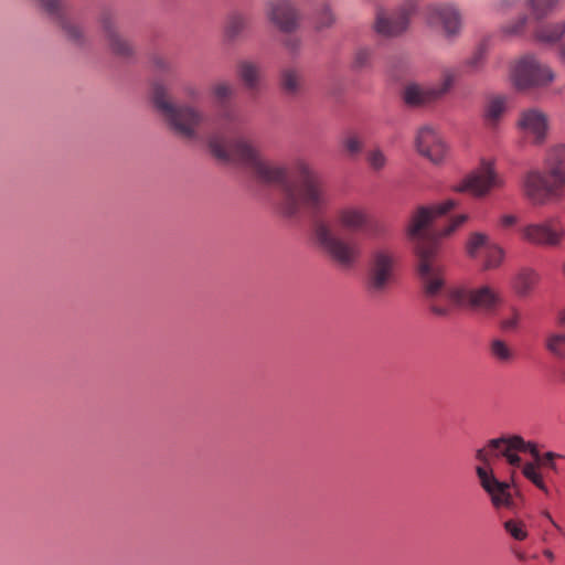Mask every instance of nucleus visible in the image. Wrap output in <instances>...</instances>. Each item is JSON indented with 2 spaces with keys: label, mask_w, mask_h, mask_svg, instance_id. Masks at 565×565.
Returning <instances> with one entry per match:
<instances>
[{
  "label": "nucleus",
  "mask_w": 565,
  "mask_h": 565,
  "mask_svg": "<svg viewBox=\"0 0 565 565\" xmlns=\"http://www.w3.org/2000/svg\"><path fill=\"white\" fill-rule=\"evenodd\" d=\"M457 205L452 199L431 206H419L412 215L407 236L414 245L417 257V271L426 297L430 299L428 308L437 317L447 318L454 307H467L483 313H493L502 299L498 291L488 285L476 288H445L443 267L438 262L440 237L455 232L468 220L467 214L454 218L449 225L439 232L434 226V220Z\"/></svg>",
  "instance_id": "obj_1"
},
{
  "label": "nucleus",
  "mask_w": 565,
  "mask_h": 565,
  "mask_svg": "<svg viewBox=\"0 0 565 565\" xmlns=\"http://www.w3.org/2000/svg\"><path fill=\"white\" fill-rule=\"evenodd\" d=\"M207 142L210 152L220 162L238 164L256 182L276 185L281 194L279 209L286 216H296L302 211L316 215L329 206L331 196L327 183L305 160L298 159L290 166L277 164L266 159L259 143L246 135L231 140L215 135Z\"/></svg>",
  "instance_id": "obj_2"
},
{
  "label": "nucleus",
  "mask_w": 565,
  "mask_h": 565,
  "mask_svg": "<svg viewBox=\"0 0 565 565\" xmlns=\"http://www.w3.org/2000/svg\"><path fill=\"white\" fill-rule=\"evenodd\" d=\"M341 228L350 234L380 237L383 226L375 221L370 210L359 203H345L333 212V222L318 218L312 224V238L319 250L339 268H354L362 257L361 243L338 232Z\"/></svg>",
  "instance_id": "obj_3"
},
{
  "label": "nucleus",
  "mask_w": 565,
  "mask_h": 565,
  "mask_svg": "<svg viewBox=\"0 0 565 565\" xmlns=\"http://www.w3.org/2000/svg\"><path fill=\"white\" fill-rule=\"evenodd\" d=\"M525 198L535 205L565 199V145L552 146L545 154L543 170L529 171L522 183Z\"/></svg>",
  "instance_id": "obj_4"
},
{
  "label": "nucleus",
  "mask_w": 565,
  "mask_h": 565,
  "mask_svg": "<svg viewBox=\"0 0 565 565\" xmlns=\"http://www.w3.org/2000/svg\"><path fill=\"white\" fill-rule=\"evenodd\" d=\"M153 105L168 127L179 137L194 140L206 121V115L195 106L174 103L162 84L152 87Z\"/></svg>",
  "instance_id": "obj_5"
},
{
  "label": "nucleus",
  "mask_w": 565,
  "mask_h": 565,
  "mask_svg": "<svg viewBox=\"0 0 565 565\" xmlns=\"http://www.w3.org/2000/svg\"><path fill=\"white\" fill-rule=\"evenodd\" d=\"M510 77L518 90L525 92L547 87L555 74L535 55L526 54L513 63Z\"/></svg>",
  "instance_id": "obj_6"
},
{
  "label": "nucleus",
  "mask_w": 565,
  "mask_h": 565,
  "mask_svg": "<svg viewBox=\"0 0 565 565\" xmlns=\"http://www.w3.org/2000/svg\"><path fill=\"white\" fill-rule=\"evenodd\" d=\"M418 10V0H403L394 10L377 7L373 29L384 38H396L407 31Z\"/></svg>",
  "instance_id": "obj_7"
},
{
  "label": "nucleus",
  "mask_w": 565,
  "mask_h": 565,
  "mask_svg": "<svg viewBox=\"0 0 565 565\" xmlns=\"http://www.w3.org/2000/svg\"><path fill=\"white\" fill-rule=\"evenodd\" d=\"M396 257L390 249L380 248L373 252L366 287L372 295L385 294L394 281Z\"/></svg>",
  "instance_id": "obj_8"
},
{
  "label": "nucleus",
  "mask_w": 565,
  "mask_h": 565,
  "mask_svg": "<svg viewBox=\"0 0 565 565\" xmlns=\"http://www.w3.org/2000/svg\"><path fill=\"white\" fill-rule=\"evenodd\" d=\"M425 20L431 28H440L443 36L454 42L462 31L463 20L459 8L454 3H434L426 8Z\"/></svg>",
  "instance_id": "obj_9"
},
{
  "label": "nucleus",
  "mask_w": 565,
  "mask_h": 565,
  "mask_svg": "<svg viewBox=\"0 0 565 565\" xmlns=\"http://www.w3.org/2000/svg\"><path fill=\"white\" fill-rule=\"evenodd\" d=\"M523 241L542 247H557L565 237L561 217L552 216L537 223L523 226L520 231Z\"/></svg>",
  "instance_id": "obj_10"
},
{
  "label": "nucleus",
  "mask_w": 565,
  "mask_h": 565,
  "mask_svg": "<svg viewBox=\"0 0 565 565\" xmlns=\"http://www.w3.org/2000/svg\"><path fill=\"white\" fill-rule=\"evenodd\" d=\"M502 179L497 174L493 163L482 161L481 166L452 186L456 192H468L476 198L487 196L493 189L501 188Z\"/></svg>",
  "instance_id": "obj_11"
},
{
  "label": "nucleus",
  "mask_w": 565,
  "mask_h": 565,
  "mask_svg": "<svg viewBox=\"0 0 565 565\" xmlns=\"http://www.w3.org/2000/svg\"><path fill=\"white\" fill-rule=\"evenodd\" d=\"M465 248L467 255L473 259H477L481 252L483 253L482 268L484 270L499 268L505 257L504 249L483 232L471 233L466 242Z\"/></svg>",
  "instance_id": "obj_12"
},
{
  "label": "nucleus",
  "mask_w": 565,
  "mask_h": 565,
  "mask_svg": "<svg viewBox=\"0 0 565 565\" xmlns=\"http://www.w3.org/2000/svg\"><path fill=\"white\" fill-rule=\"evenodd\" d=\"M504 458L513 468H520L522 459L510 449V435L492 438L482 447L476 450V459L480 462L476 468L493 471L494 460Z\"/></svg>",
  "instance_id": "obj_13"
},
{
  "label": "nucleus",
  "mask_w": 565,
  "mask_h": 565,
  "mask_svg": "<svg viewBox=\"0 0 565 565\" xmlns=\"http://www.w3.org/2000/svg\"><path fill=\"white\" fill-rule=\"evenodd\" d=\"M265 15L282 33L290 34L299 28L300 14L291 0H267Z\"/></svg>",
  "instance_id": "obj_14"
},
{
  "label": "nucleus",
  "mask_w": 565,
  "mask_h": 565,
  "mask_svg": "<svg viewBox=\"0 0 565 565\" xmlns=\"http://www.w3.org/2000/svg\"><path fill=\"white\" fill-rule=\"evenodd\" d=\"M559 454L547 451L541 455V460L527 461L521 463V471L524 478L530 481L535 488L542 491L546 497L552 495V489L547 484L550 480L548 473L544 470H551L558 473V467L555 462L556 458H561Z\"/></svg>",
  "instance_id": "obj_15"
},
{
  "label": "nucleus",
  "mask_w": 565,
  "mask_h": 565,
  "mask_svg": "<svg viewBox=\"0 0 565 565\" xmlns=\"http://www.w3.org/2000/svg\"><path fill=\"white\" fill-rule=\"evenodd\" d=\"M415 147L418 153L433 163H440L448 151L441 135L431 126H423L415 138Z\"/></svg>",
  "instance_id": "obj_16"
},
{
  "label": "nucleus",
  "mask_w": 565,
  "mask_h": 565,
  "mask_svg": "<svg viewBox=\"0 0 565 565\" xmlns=\"http://www.w3.org/2000/svg\"><path fill=\"white\" fill-rule=\"evenodd\" d=\"M476 475L481 488L488 493L494 508L511 509L513 507V498L509 482L500 481L494 476V472L481 468H476Z\"/></svg>",
  "instance_id": "obj_17"
},
{
  "label": "nucleus",
  "mask_w": 565,
  "mask_h": 565,
  "mask_svg": "<svg viewBox=\"0 0 565 565\" xmlns=\"http://www.w3.org/2000/svg\"><path fill=\"white\" fill-rule=\"evenodd\" d=\"M40 6L47 17L64 31L68 40L77 44L83 42V31L70 19L67 7L63 0H40Z\"/></svg>",
  "instance_id": "obj_18"
},
{
  "label": "nucleus",
  "mask_w": 565,
  "mask_h": 565,
  "mask_svg": "<svg viewBox=\"0 0 565 565\" xmlns=\"http://www.w3.org/2000/svg\"><path fill=\"white\" fill-rule=\"evenodd\" d=\"M516 127L523 135L532 138L535 143H541L547 134L548 117L539 108H526L520 111Z\"/></svg>",
  "instance_id": "obj_19"
},
{
  "label": "nucleus",
  "mask_w": 565,
  "mask_h": 565,
  "mask_svg": "<svg viewBox=\"0 0 565 565\" xmlns=\"http://www.w3.org/2000/svg\"><path fill=\"white\" fill-rule=\"evenodd\" d=\"M100 24L104 38L113 54L119 57H129L134 54L132 44L120 34L117 19L111 12L102 14Z\"/></svg>",
  "instance_id": "obj_20"
},
{
  "label": "nucleus",
  "mask_w": 565,
  "mask_h": 565,
  "mask_svg": "<svg viewBox=\"0 0 565 565\" xmlns=\"http://www.w3.org/2000/svg\"><path fill=\"white\" fill-rule=\"evenodd\" d=\"M235 93V86L225 81L217 82L211 87V94L220 107L218 116L228 125L235 124L238 119L236 110L228 104Z\"/></svg>",
  "instance_id": "obj_21"
},
{
  "label": "nucleus",
  "mask_w": 565,
  "mask_h": 565,
  "mask_svg": "<svg viewBox=\"0 0 565 565\" xmlns=\"http://www.w3.org/2000/svg\"><path fill=\"white\" fill-rule=\"evenodd\" d=\"M508 109V97L505 95H491L487 98L482 118L488 128H495L504 117Z\"/></svg>",
  "instance_id": "obj_22"
},
{
  "label": "nucleus",
  "mask_w": 565,
  "mask_h": 565,
  "mask_svg": "<svg viewBox=\"0 0 565 565\" xmlns=\"http://www.w3.org/2000/svg\"><path fill=\"white\" fill-rule=\"evenodd\" d=\"M403 99L408 106H422L438 99L433 86L409 83L404 87Z\"/></svg>",
  "instance_id": "obj_23"
},
{
  "label": "nucleus",
  "mask_w": 565,
  "mask_h": 565,
  "mask_svg": "<svg viewBox=\"0 0 565 565\" xmlns=\"http://www.w3.org/2000/svg\"><path fill=\"white\" fill-rule=\"evenodd\" d=\"M249 28V18L242 12H232L227 15L224 35L227 41H235Z\"/></svg>",
  "instance_id": "obj_24"
},
{
  "label": "nucleus",
  "mask_w": 565,
  "mask_h": 565,
  "mask_svg": "<svg viewBox=\"0 0 565 565\" xmlns=\"http://www.w3.org/2000/svg\"><path fill=\"white\" fill-rule=\"evenodd\" d=\"M280 86L288 96H297L303 87L302 75L292 67L284 68L280 73Z\"/></svg>",
  "instance_id": "obj_25"
},
{
  "label": "nucleus",
  "mask_w": 565,
  "mask_h": 565,
  "mask_svg": "<svg viewBox=\"0 0 565 565\" xmlns=\"http://www.w3.org/2000/svg\"><path fill=\"white\" fill-rule=\"evenodd\" d=\"M537 281L539 274L535 270L523 268L513 280V289L519 296L525 297L533 290Z\"/></svg>",
  "instance_id": "obj_26"
},
{
  "label": "nucleus",
  "mask_w": 565,
  "mask_h": 565,
  "mask_svg": "<svg viewBox=\"0 0 565 565\" xmlns=\"http://www.w3.org/2000/svg\"><path fill=\"white\" fill-rule=\"evenodd\" d=\"M237 75L248 89H255L260 79V67L252 61H242L237 65Z\"/></svg>",
  "instance_id": "obj_27"
},
{
  "label": "nucleus",
  "mask_w": 565,
  "mask_h": 565,
  "mask_svg": "<svg viewBox=\"0 0 565 565\" xmlns=\"http://www.w3.org/2000/svg\"><path fill=\"white\" fill-rule=\"evenodd\" d=\"M489 351L491 356L500 363H510L514 359L513 349L502 339H493L490 342Z\"/></svg>",
  "instance_id": "obj_28"
},
{
  "label": "nucleus",
  "mask_w": 565,
  "mask_h": 565,
  "mask_svg": "<svg viewBox=\"0 0 565 565\" xmlns=\"http://www.w3.org/2000/svg\"><path fill=\"white\" fill-rule=\"evenodd\" d=\"M565 24L563 22H556L551 24H544L536 31V36L542 42L553 43L564 35Z\"/></svg>",
  "instance_id": "obj_29"
},
{
  "label": "nucleus",
  "mask_w": 565,
  "mask_h": 565,
  "mask_svg": "<svg viewBox=\"0 0 565 565\" xmlns=\"http://www.w3.org/2000/svg\"><path fill=\"white\" fill-rule=\"evenodd\" d=\"M335 23V15L329 4H322L313 14V26L317 31L331 28Z\"/></svg>",
  "instance_id": "obj_30"
},
{
  "label": "nucleus",
  "mask_w": 565,
  "mask_h": 565,
  "mask_svg": "<svg viewBox=\"0 0 565 565\" xmlns=\"http://www.w3.org/2000/svg\"><path fill=\"white\" fill-rule=\"evenodd\" d=\"M510 449H512V451L518 455L519 452H529L533 457L534 461L541 460V454L536 444L525 441L519 435H510Z\"/></svg>",
  "instance_id": "obj_31"
},
{
  "label": "nucleus",
  "mask_w": 565,
  "mask_h": 565,
  "mask_svg": "<svg viewBox=\"0 0 565 565\" xmlns=\"http://www.w3.org/2000/svg\"><path fill=\"white\" fill-rule=\"evenodd\" d=\"M459 77V71L456 68H445L441 72V81L437 86H433L436 94H438V98L444 96L456 83Z\"/></svg>",
  "instance_id": "obj_32"
},
{
  "label": "nucleus",
  "mask_w": 565,
  "mask_h": 565,
  "mask_svg": "<svg viewBox=\"0 0 565 565\" xmlns=\"http://www.w3.org/2000/svg\"><path fill=\"white\" fill-rule=\"evenodd\" d=\"M545 348L553 355L565 359V333H551L546 337Z\"/></svg>",
  "instance_id": "obj_33"
},
{
  "label": "nucleus",
  "mask_w": 565,
  "mask_h": 565,
  "mask_svg": "<svg viewBox=\"0 0 565 565\" xmlns=\"http://www.w3.org/2000/svg\"><path fill=\"white\" fill-rule=\"evenodd\" d=\"M374 50L370 46H359L353 56V67L362 70L372 65Z\"/></svg>",
  "instance_id": "obj_34"
},
{
  "label": "nucleus",
  "mask_w": 565,
  "mask_h": 565,
  "mask_svg": "<svg viewBox=\"0 0 565 565\" xmlns=\"http://www.w3.org/2000/svg\"><path fill=\"white\" fill-rule=\"evenodd\" d=\"M486 62V49L480 45L478 46L473 53L467 57L463 62V67L468 70L469 73H475L480 71Z\"/></svg>",
  "instance_id": "obj_35"
},
{
  "label": "nucleus",
  "mask_w": 565,
  "mask_h": 565,
  "mask_svg": "<svg viewBox=\"0 0 565 565\" xmlns=\"http://www.w3.org/2000/svg\"><path fill=\"white\" fill-rule=\"evenodd\" d=\"M521 320V312L515 307H510L507 315L500 320V328L503 331H514L518 329Z\"/></svg>",
  "instance_id": "obj_36"
},
{
  "label": "nucleus",
  "mask_w": 565,
  "mask_h": 565,
  "mask_svg": "<svg viewBox=\"0 0 565 565\" xmlns=\"http://www.w3.org/2000/svg\"><path fill=\"white\" fill-rule=\"evenodd\" d=\"M504 530L516 541H524L527 537V530L522 521L508 520L504 522Z\"/></svg>",
  "instance_id": "obj_37"
},
{
  "label": "nucleus",
  "mask_w": 565,
  "mask_h": 565,
  "mask_svg": "<svg viewBox=\"0 0 565 565\" xmlns=\"http://www.w3.org/2000/svg\"><path fill=\"white\" fill-rule=\"evenodd\" d=\"M558 0H531V6L537 19L543 18L556 6Z\"/></svg>",
  "instance_id": "obj_38"
},
{
  "label": "nucleus",
  "mask_w": 565,
  "mask_h": 565,
  "mask_svg": "<svg viewBox=\"0 0 565 565\" xmlns=\"http://www.w3.org/2000/svg\"><path fill=\"white\" fill-rule=\"evenodd\" d=\"M342 143L345 151L351 156L358 154L362 150V142L356 135H348L344 137Z\"/></svg>",
  "instance_id": "obj_39"
},
{
  "label": "nucleus",
  "mask_w": 565,
  "mask_h": 565,
  "mask_svg": "<svg viewBox=\"0 0 565 565\" xmlns=\"http://www.w3.org/2000/svg\"><path fill=\"white\" fill-rule=\"evenodd\" d=\"M367 162L374 170H381L386 164V158L382 150L374 149L367 154Z\"/></svg>",
  "instance_id": "obj_40"
},
{
  "label": "nucleus",
  "mask_w": 565,
  "mask_h": 565,
  "mask_svg": "<svg viewBox=\"0 0 565 565\" xmlns=\"http://www.w3.org/2000/svg\"><path fill=\"white\" fill-rule=\"evenodd\" d=\"M150 62L152 67L158 72L168 73L171 71V63L164 56L156 54L151 57Z\"/></svg>",
  "instance_id": "obj_41"
},
{
  "label": "nucleus",
  "mask_w": 565,
  "mask_h": 565,
  "mask_svg": "<svg viewBox=\"0 0 565 565\" xmlns=\"http://www.w3.org/2000/svg\"><path fill=\"white\" fill-rule=\"evenodd\" d=\"M282 45L292 55H297L301 50V40L298 36L288 35L284 39Z\"/></svg>",
  "instance_id": "obj_42"
},
{
  "label": "nucleus",
  "mask_w": 565,
  "mask_h": 565,
  "mask_svg": "<svg viewBox=\"0 0 565 565\" xmlns=\"http://www.w3.org/2000/svg\"><path fill=\"white\" fill-rule=\"evenodd\" d=\"M182 93L186 98L190 100H199L201 98V90L200 88L192 83H186L182 86Z\"/></svg>",
  "instance_id": "obj_43"
},
{
  "label": "nucleus",
  "mask_w": 565,
  "mask_h": 565,
  "mask_svg": "<svg viewBox=\"0 0 565 565\" xmlns=\"http://www.w3.org/2000/svg\"><path fill=\"white\" fill-rule=\"evenodd\" d=\"M526 20H527V18L525 15L519 17L513 24H511L507 28L508 33L516 34V33L521 32L526 24Z\"/></svg>",
  "instance_id": "obj_44"
},
{
  "label": "nucleus",
  "mask_w": 565,
  "mask_h": 565,
  "mask_svg": "<svg viewBox=\"0 0 565 565\" xmlns=\"http://www.w3.org/2000/svg\"><path fill=\"white\" fill-rule=\"evenodd\" d=\"M542 515L548 521V523L562 535L565 537V529L559 525L555 520L554 518L552 516V514L547 511V510H544L542 512Z\"/></svg>",
  "instance_id": "obj_45"
},
{
  "label": "nucleus",
  "mask_w": 565,
  "mask_h": 565,
  "mask_svg": "<svg viewBox=\"0 0 565 565\" xmlns=\"http://www.w3.org/2000/svg\"><path fill=\"white\" fill-rule=\"evenodd\" d=\"M518 223V217L512 214L502 215L500 218V224L502 227H511Z\"/></svg>",
  "instance_id": "obj_46"
},
{
  "label": "nucleus",
  "mask_w": 565,
  "mask_h": 565,
  "mask_svg": "<svg viewBox=\"0 0 565 565\" xmlns=\"http://www.w3.org/2000/svg\"><path fill=\"white\" fill-rule=\"evenodd\" d=\"M557 323L559 326H565V309L562 310L557 316Z\"/></svg>",
  "instance_id": "obj_47"
},
{
  "label": "nucleus",
  "mask_w": 565,
  "mask_h": 565,
  "mask_svg": "<svg viewBox=\"0 0 565 565\" xmlns=\"http://www.w3.org/2000/svg\"><path fill=\"white\" fill-rule=\"evenodd\" d=\"M559 57L565 63V43L559 46Z\"/></svg>",
  "instance_id": "obj_48"
},
{
  "label": "nucleus",
  "mask_w": 565,
  "mask_h": 565,
  "mask_svg": "<svg viewBox=\"0 0 565 565\" xmlns=\"http://www.w3.org/2000/svg\"><path fill=\"white\" fill-rule=\"evenodd\" d=\"M543 554H544V556H545L546 558H548L550 561H553V559H554V554H553V552H552L551 550H545V551L543 552Z\"/></svg>",
  "instance_id": "obj_49"
},
{
  "label": "nucleus",
  "mask_w": 565,
  "mask_h": 565,
  "mask_svg": "<svg viewBox=\"0 0 565 565\" xmlns=\"http://www.w3.org/2000/svg\"><path fill=\"white\" fill-rule=\"evenodd\" d=\"M559 379L563 383H565V369L561 371Z\"/></svg>",
  "instance_id": "obj_50"
},
{
  "label": "nucleus",
  "mask_w": 565,
  "mask_h": 565,
  "mask_svg": "<svg viewBox=\"0 0 565 565\" xmlns=\"http://www.w3.org/2000/svg\"><path fill=\"white\" fill-rule=\"evenodd\" d=\"M563 275L565 277V260H564V264H563Z\"/></svg>",
  "instance_id": "obj_51"
}]
</instances>
